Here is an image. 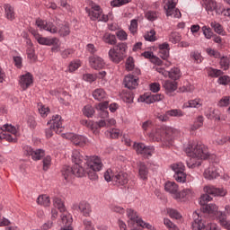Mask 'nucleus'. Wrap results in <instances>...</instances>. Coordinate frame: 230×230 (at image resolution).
<instances>
[{"label":"nucleus","instance_id":"41","mask_svg":"<svg viewBox=\"0 0 230 230\" xmlns=\"http://www.w3.org/2000/svg\"><path fill=\"white\" fill-rule=\"evenodd\" d=\"M204 125V116L199 115L194 120V123L190 126V132H195L199 130Z\"/></svg>","mask_w":230,"mask_h":230},{"label":"nucleus","instance_id":"22","mask_svg":"<svg viewBox=\"0 0 230 230\" xmlns=\"http://www.w3.org/2000/svg\"><path fill=\"white\" fill-rule=\"evenodd\" d=\"M204 192L213 197H226L227 191L224 189L215 188L213 185H207L203 189Z\"/></svg>","mask_w":230,"mask_h":230},{"label":"nucleus","instance_id":"43","mask_svg":"<svg viewBox=\"0 0 230 230\" xmlns=\"http://www.w3.org/2000/svg\"><path fill=\"white\" fill-rule=\"evenodd\" d=\"M103 42L106 44H110L111 46H114L116 42H118V40L116 39V35L106 32L102 37Z\"/></svg>","mask_w":230,"mask_h":230},{"label":"nucleus","instance_id":"10","mask_svg":"<svg viewBox=\"0 0 230 230\" xmlns=\"http://www.w3.org/2000/svg\"><path fill=\"white\" fill-rule=\"evenodd\" d=\"M171 168L175 172L173 177L177 182H186V173H184L186 166H184V164L179 162L172 164Z\"/></svg>","mask_w":230,"mask_h":230},{"label":"nucleus","instance_id":"28","mask_svg":"<svg viewBox=\"0 0 230 230\" xmlns=\"http://www.w3.org/2000/svg\"><path fill=\"white\" fill-rule=\"evenodd\" d=\"M26 150L28 155H31L33 161H40V158L46 155V153L42 149H33L28 146Z\"/></svg>","mask_w":230,"mask_h":230},{"label":"nucleus","instance_id":"46","mask_svg":"<svg viewBox=\"0 0 230 230\" xmlns=\"http://www.w3.org/2000/svg\"><path fill=\"white\" fill-rule=\"evenodd\" d=\"M122 100L126 103H132V102H134V93L132 91L128 90L124 92L122 94Z\"/></svg>","mask_w":230,"mask_h":230},{"label":"nucleus","instance_id":"55","mask_svg":"<svg viewBox=\"0 0 230 230\" xmlns=\"http://www.w3.org/2000/svg\"><path fill=\"white\" fill-rule=\"evenodd\" d=\"M211 200H213V198L211 196H209V194H203L201 195L200 199H199V204L200 206H202V208H204V206L208 205V202H211Z\"/></svg>","mask_w":230,"mask_h":230},{"label":"nucleus","instance_id":"61","mask_svg":"<svg viewBox=\"0 0 230 230\" xmlns=\"http://www.w3.org/2000/svg\"><path fill=\"white\" fill-rule=\"evenodd\" d=\"M167 213L171 218H175L176 220H179V218L181 217V214L179 211L173 208H168Z\"/></svg>","mask_w":230,"mask_h":230},{"label":"nucleus","instance_id":"12","mask_svg":"<svg viewBox=\"0 0 230 230\" xmlns=\"http://www.w3.org/2000/svg\"><path fill=\"white\" fill-rule=\"evenodd\" d=\"M177 4L175 3V0H167L165 2L164 10L166 12L167 17H174V19H181V13L179 9H176L175 6Z\"/></svg>","mask_w":230,"mask_h":230},{"label":"nucleus","instance_id":"11","mask_svg":"<svg viewBox=\"0 0 230 230\" xmlns=\"http://www.w3.org/2000/svg\"><path fill=\"white\" fill-rule=\"evenodd\" d=\"M31 33L33 35L37 42H39L41 46H58V38L42 37L35 30L31 31Z\"/></svg>","mask_w":230,"mask_h":230},{"label":"nucleus","instance_id":"49","mask_svg":"<svg viewBox=\"0 0 230 230\" xmlns=\"http://www.w3.org/2000/svg\"><path fill=\"white\" fill-rule=\"evenodd\" d=\"M145 17L146 19H147V21H151V22H154V21H157L159 17V13L155 11H147L145 13Z\"/></svg>","mask_w":230,"mask_h":230},{"label":"nucleus","instance_id":"40","mask_svg":"<svg viewBox=\"0 0 230 230\" xmlns=\"http://www.w3.org/2000/svg\"><path fill=\"white\" fill-rule=\"evenodd\" d=\"M61 222L63 226H72L73 224V217L67 210L61 212Z\"/></svg>","mask_w":230,"mask_h":230},{"label":"nucleus","instance_id":"24","mask_svg":"<svg viewBox=\"0 0 230 230\" xmlns=\"http://www.w3.org/2000/svg\"><path fill=\"white\" fill-rule=\"evenodd\" d=\"M89 64L93 69H103L105 67V61L103 58L98 56H91L89 58Z\"/></svg>","mask_w":230,"mask_h":230},{"label":"nucleus","instance_id":"3","mask_svg":"<svg viewBox=\"0 0 230 230\" xmlns=\"http://www.w3.org/2000/svg\"><path fill=\"white\" fill-rule=\"evenodd\" d=\"M164 190L167 193L177 200L178 202H186V200H190L192 199L194 193L191 189H183L182 190H179V185L174 181H167L164 185Z\"/></svg>","mask_w":230,"mask_h":230},{"label":"nucleus","instance_id":"5","mask_svg":"<svg viewBox=\"0 0 230 230\" xmlns=\"http://www.w3.org/2000/svg\"><path fill=\"white\" fill-rule=\"evenodd\" d=\"M204 213H208L210 217H216L220 226L225 229L230 230V221L227 220L226 212L218 211V207L215 204H207L201 208Z\"/></svg>","mask_w":230,"mask_h":230},{"label":"nucleus","instance_id":"9","mask_svg":"<svg viewBox=\"0 0 230 230\" xmlns=\"http://www.w3.org/2000/svg\"><path fill=\"white\" fill-rule=\"evenodd\" d=\"M85 12L88 13L91 21H102L103 22L109 21V16L103 14V10L96 3L90 2L88 7L85 8Z\"/></svg>","mask_w":230,"mask_h":230},{"label":"nucleus","instance_id":"8","mask_svg":"<svg viewBox=\"0 0 230 230\" xmlns=\"http://www.w3.org/2000/svg\"><path fill=\"white\" fill-rule=\"evenodd\" d=\"M19 136V129L13 125L5 124L0 129V141L16 143Z\"/></svg>","mask_w":230,"mask_h":230},{"label":"nucleus","instance_id":"44","mask_svg":"<svg viewBox=\"0 0 230 230\" xmlns=\"http://www.w3.org/2000/svg\"><path fill=\"white\" fill-rule=\"evenodd\" d=\"M112 49H115V51L119 52L120 55L127 57V50L128 49V46H127V43L119 42Z\"/></svg>","mask_w":230,"mask_h":230},{"label":"nucleus","instance_id":"25","mask_svg":"<svg viewBox=\"0 0 230 230\" xmlns=\"http://www.w3.org/2000/svg\"><path fill=\"white\" fill-rule=\"evenodd\" d=\"M33 84V75L31 74L27 73L25 75H21L20 77V86L22 91H26L28 87H30Z\"/></svg>","mask_w":230,"mask_h":230},{"label":"nucleus","instance_id":"20","mask_svg":"<svg viewBox=\"0 0 230 230\" xmlns=\"http://www.w3.org/2000/svg\"><path fill=\"white\" fill-rule=\"evenodd\" d=\"M170 116L172 118H182L184 116V112L181 110H170L165 112V114L158 115L157 119L159 121H168L170 119Z\"/></svg>","mask_w":230,"mask_h":230},{"label":"nucleus","instance_id":"35","mask_svg":"<svg viewBox=\"0 0 230 230\" xmlns=\"http://www.w3.org/2000/svg\"><path fill=\"white\" fill-rule=\"evenodd\" d=\"M208 119H215L216 121H220V111L214 108H208L205 113Z\"/></svg>","mask_w":230,"mask_h":230},{"label":"nucleus","instance_id":"48","mask_svg":"<svg viewBox=\"0 0 230 230\" xmlns=\"http://www.w3.org/2000/svg\"><path fill=\"white\" fill-rule=\"evenodd\" d=\"M53 202L55 208H58L60 213H64V211H66V206L64 205V201H62L60 198H54Z\"/></svg>","mask_w":230,"mask_h":230},{"label":"nucleus","instance_id":"50","mask_svg":"<svg viewBox=\"0 0 230 230\" xmlns=\"http://www.w3.org/2000/svg\"><path fill=\"white\" fill-rule=\"evenodd\" d=\"M210 26L213 28L216 33H218V35H224V27L220 23L217 22H211Z\"/></svg>","mask_w":230,"mask_h":230},{"label":"nucleus","instance_id":"63","mask_svg":"<svg viewBox=\"0 0 230 230\" xmlns=\"http://www.w3.org/2000/svg\"><path fill=\"white\" fill-rule=\"evenodd\" d=\"M164 226L167 227V229L169 230H178L179 228H177V226H175V224H173L170 219L168 218H164Z\"/></svg>","mask_w":230,"mask_h":230},{"label":"nucleus","instance_id":"7","mask_svg":"<svg viewBox=\"0 0 230 230\" xmlns=\"http://www.w3.org/2000/svg\"><path fill=\"white\" fill-rule=\"evenodd\" d=\"M127 215H128V218H129V220L128 221V224L129 226V227H132L131 230H141V227L146 229H154V226H152V225L146 223L145 221H142L141 218H139L137 217V213H136V211H134V209L132 208H128L127 210Z\"/></svg>","mask_w":230,"mask_h":230},{"label":"nucleus","instance_id":"45","mask_svg":"<svg viewBox=\"0 0 230 230\" xmlns=\"http://www.w3.org/2000/svg\"><path fill=\"white\" fill-rule=\"evenodd\" d=\"M38 204L40 206H44L45 208H48L51 204V200L49 199V197L48 195H41L37 199Z\"/></svg>","mask_w":230,"mask_h":230},{"label":"nucleus","instance_id":"1","mask_svg":"<svg viewBox=\"0 0 230 230\" xmlns=\"http://www.w3.org/2000/svg\"><path fill=\"white\" fill-rule=\"evenodd\" d=\"M185 153L188 157H190L187 160L188 168H197V166H200V159H208L209 157V151H208V147L204 144H189L185 148Z\"/></svg>","mask_w":230,"mask_h":230},{"label":"nucleus","instance_id":"59","mask_svg":"<svg viewBox=\"0 0 230 230\" xmlns=\"http://www.w3.org/2000/svg\"><path fill=\"white\" fill-rule=\"evenodd\" d=\"M169 40L172 44H177V42H181V34H179V32H172L169 36Z\"/></svg>","mask_w":230,"mask_h":230},{"label":"nucleus","instance_id":"18","mask_svg":"<svg viewBox=\"0 0 230 230\" xmlns=\"http://www.w3.org/2000/svg\"><path fill=\"white\" fill-rule=\"evenodd\" d=\"M78 169H75V165L73 167L65 165L62 170V177L65 179L66 182H69L73 177H84V175H78Z\"/></svg>","mask_w":230,"mask_h":230},{"label":"nucleus","instance_id":"2","mask_svg":"<svg viewBox=\"0 0 230 230\" xmlns=\"http://www.w3.org/2000/svg\"><path fill=\"white\" fill-rule=\"evenodd\" d=\"M147 136L152 141H156L157 143L162 141L164 146H170L172 141L181 136V132L173 128H160L152 129V132L147 133Z\"/></svg>","mask_w":230,"mask_h":230},{"label":"nucleus","instance_id":"51","mask_svg":"<svg viewBox=\"0 0 230 230\" xmlns=\"http://www.w3.org/2000/svg\"><path fill=\"white\" fill-rule=\"evenodd\" d=\"M145 40H147L149 42H155V40H157V36H155V30H151L150 31H147L145 35H144Z\"/></svg>","mask_w":230,"mask_h":230},{"label":"nucleus","instance_id":"13","mask_svg":"<svg viewBox=\"0 0 230 230\" xmlns=\"http://www.w3.org/2000/svg\"><path fill=\"white\" fill-rule=\"evenodd\" d=\"M81 125L90 128L93 134H98L100 132V128L107 127V120H100L99 122H94L90 119H83L81 120Z\"/></svg>","mask_w":230,"mask_h":230},{"label":"nucleus","instance_id":"33","mask_svg":"<svg viewBox=\"0 0 230 230\" xmlns=\"http://www.w3.org/2000/svg\"><path fill=\"white\" fill-rule=\"evenodd\" d=\"M164 89L165 90V93L168 94V96H172V93L177 91V82L170 80L164 81Z\"/></svg>","mask_w":230,"mask_h":230},{"label":"nucleus","instance_id":"23","mask_svg":"<svg viewBox=\"0 0 230 230\" xmlns=\"http://www.w3.org/2000/svg\"><path fill=\"white\" fill-rule=\"evenodd\" d=\"M137 75H128L124 78V85L129 90L136 89L139 85Z\"/></svg>","mask_w":230,"mask_h":230},{"label":"nucleus","instance_id":"34","mask_svg":"<svg viewBox=\"0 0 230 230\" xmlns=\"http://www.w3.org/2000/svg\"><path fill=\"white\" fill-rule=\"evenodd\" d=\"M148 167L145 163H140L138 165V177L142 181H148Z\"/></svg>","mask_w":230,"mask_h":230},{"label":"nucleus","instance_id":"21","mask_svg":"<svg viewBox=\"0 0 230 230\" xmlns=\"http://www.w3.org/2000/svg\"><path fill=\"white\" fill-rule=\"evenodd\" d=\"M204 7L206 12L208 13H213V12H216L220 15V12H222V9H220V4H217L216 0H203Z\"/></svg>","mask_w":230,"mask_h":230},{"label":"nucleus","instance_id":"52","mask_svg":"<svg viewBox=\"0 0 230 230\" xmlns=\"http://www.w3.org/2000/svg\"><path fill=\"white\" fill-rule=\"evenodd\" d=\"M94 108H93L91 105H86L83 109V113L84 116H86V118H93V116H94Z\"/></svg>","mask_w":230,"mask_h":230},{"label":"nucleus","instance_id":"32","mask_svg":"<svg viewBox=\"0 0 230 230\" xmlns=\"http://www.w3.org/2000/svg\"><path fill=\"white\" fill-rule=\"evenodd\" d=\"M194 221L192 222L193 230H202L204 229L206 224L202 221V217L199 215L198 212L193 213Z\"/></svg>","mask_w":230,"mask_h":230},{"label":"nucleus","instance_id":"37","mask_svg":"<svg viewBox=\"0 0 230 230\" xmlns=\"http://www.w3.org/2000/svg\"><path fill=\"white\" fill-rule=\"evenodd\" d=\"M96 109L97 111H101V118H109V111H107V109H109V102H100Z\"/></svg>","mask_w":230,"mask_h":230},{"label":"nucleus","instance_id":"30","mask_svg":"<svg viewBox=\"0 0 230 230\" xmlns=\"http://www.w3.org/2000/svg\"><path fill=\"white\" fill-rule=\"evenodd\" d=\"M109 58L114 64H119L125 60V56H122L119 52H117L115 49H111L108 52Z\"/></svg>","mask_w":230,"mask_h":230},{"label":"nucleus","instance_id":"26","mask_svg":"<svg viewBox=\"0 0 230 230\" xmlns=\"http://www.w3.org/2000/svg\"><path fill=\"white\" fill-rule=\"evenodd\" d=\"M218 175H220V172H218V168L213 164L209 165V167L207 168L204 172V177L208 181H213V179H217Z\"/></svg>","mask_w":230,"mask_h":230},{"label":"nucleus","instance_id":"6","mask_svg":"<svg viewBox=\"0 0 230 230\" xmlns=\"http://www.w3.org/2000/svg\"><path fill=\"white\" fill-rule=\"evenodd\" d=\"M104 179L107 182H115L118 186L128 184V174L123 171L118 172L116 168L108 169L104 172Z\"/></svg>","mask_w":230,"mask_h":230},{"label":"nucleus","instance_id":"17","mask_svg":"<svg viewBox=\"0 0 230 230\" xmlns=\"http://www.w3.org/2000/svg\"><path fill=\"white\" fill-rule=\"evenodd\" d=\"M155 70L157 71V73H160L161 75H163V76H169L171 78V80H179V78H181V69L177 68V67H173L171 69V71H166L164 70V68L161 67V66H156Z\"/></svg>","mask_w":230,"mask_h":230},{"label":"nucleus","instance_id":"31","mask_svg":"<svg viewBox=\"0 0 230 230\" xmlns=\"http://www.w3.org/2000/svg\"><path fill=\"white\" fill-rule=\"evenodd\" d=\"M69 137H71L72 143L75 145V146H85L86 143H89V139L84 136L69 135Z\"/></svg>","mask_w":230,"mask_h":230},{"label":"nucleus","instance_id":"29","mask_svg":"<svg viewBox=\"0 0 230 230\" xmlns=\"http://www.w3.org/2000/svg\"><path fill=\"white\" fill-rule=\"evenodd\" d=\"M158 55L163 60H168L170 57V44L167 42L160 44L158 47Z\"/></svg>","mask_w":230,"mask_h":230},{"label":"nucleus","instance_id":"27","mask_svg":"<svg viewBox=\"0 0 230 230\" xmlns=\"http://www.w3.org/2000/svg\"><path fill=\"white\" fill-rule=\"evenodd\" d=\"M73 209L79 210L84 217L91 215V205L85 201H82L79 205H74Z\"/></svg>","mask_w":230,"mask_h":230},{"label":"nucleus","instance_id":"53","mask_svg":"<svg viewBox=\"0 0 230 230\" xmlns=\"http://www.w3.org/2000/svg\"><path fill=\"white\" fill-rule=\"evenodd\" d=\"M138 102L147 103L148 105H150V103H154V97L148 93H146L144 95L139 96Z\"/></svg>","mask_w":230,"mask_h":230},{"label":"nucleus","instance_id":"62","mask_svg":"<svg viewBox=\"0 0 230 230\" xmlns=\"http://www.w3.org/2000/svg\"><path fill=\"white\" fill-rule=\"evenodd\" d=\"M217 83L220 85H228V84H230V76L229 75H221L217 79Z\"/></svg>","mask_w":230,"mask_h":230},{"label":"nucleus","instance_id":"64","mask_svg":"<svg viewBox=\"0 0 230 230\" xmlns=\"http://www.w3.org/2000/svg\"><path fill=\"white\" fill-rule=\"evenodd\" d=\"M202 31H203V34L204 36L207 38V39H211V37H213V31H211V28L208 27V26H203L202 27Z\"/></svg>","mask_w":230,"mask_h":230},{"label":"nucleus","instance_id":"15","mask_svg":"<svg viewBox=\"0 0 230 230\" xmlns=\"http://www.w3.org/2000/svg\"><path fill=\"white\" fill-rule=\"evenodd\" d=\"M86 168L93 170V172H102L103 170V163L102 158L98 156H86Z\"/></svg>","mask_w":230,"mask_h":230},{"label":"nucleus","instance_id":"60","mask_svg":"<svg viewBox=\"0 0 230 230\" xmlns=\"http://www.w3.org/2000/svg\"><path fill=\"white\" fill-rule=\"evenodd\" d=\"M154 124L152 123L151 120H146L142 123V129L144 131V134H146L148 136V130L153 128Z\"/></svg>","mask_w":230,"mask_h":230},{"label":"nucleus","instance_id":"4","mask_svg":"<svg viewBox=\"0 0 230 230\" xmlns=\"http://www.w3.org/2000/svg\"><path fill=\"white\" fill-rule=\"evenodd\" d=\"M36 26L42 31H49V33H57L60 35V37H67L69 33H71V29L69 28V23L61 24L59 26V30L57 29V26L53 24L51 22L44 21L42 19L36 20Z\"/></svg>","mask_w":230,"mask_h":230},{"label":"nucleus","instance_id":"47","mask_svg":"<svg viewBox=\"0 0 230 230\" xmlns=\"http://www.w3.org/2000/svg\"><path fill=\"white\" fill-rule=\"evenodd\" d=\"M208 76H212V78H218V76H222L224 72L222 70H218L213 67H209L207 69Z\"/></svg>","mask_w":230,"mask_h":230},{"label":"nucleus","instance_id":"57","mask_svg":"<svg viewBox=\"0 0 230 230\" xmlns=\"http://www.w3.org/2000/svg\"><path fill=\"white\" fill-rule=\"evenodd\" d=\"M84 172L87 173V175L91 181H97L98 173H96V172H100V171L91 170L90 168L86 167Z\"/></svg>","mask_w":230,"mask_h":230},{"label":"nucleus","instance_id":"19","mask_svg":"<svg viewBox=\"0 0 230 230\" xmlns=\"http://www.w3.org/2000/svg\"><path fill=\"white\" fill-rule=\"evenodd\" d=\"M48 125H50V128H53L56 134H62L64 130V127H62V117L60 115H54L48 122Z\"/></svg>","mask_w":230,"mask_h":230},{"label":"nucleus","instance_id":"56","mask_svg":"<svg viewBox=\"0 0 230 230\" xmlns=\"http://www.w3.org/2000/svg\"><path fill=\"white\" fill-rule=\"evenodd\" d=\"M190 58L196 62V64H201L202 60H204V58H202V55H200L199 52L193 51L190 53Z\"/></svg>","mask_w":230,"mask_h":230},{"label":"nucleus","instance_id":"38","mask_svg":"<svg viewBox=\"0 0 230 230\" xmlns=\"http://www.w3.org/2000/svg\"><path fill=\"white\" fill-rule=\"evenodd\" d=\"M199 107H202V101L200 99H194L185 102L182 109H199Z\"/></svg>","mask_w":230,"mask_h":230},{"label":"nucleus","instance_id":"39","mask_svg":"<svg viewBox=\"0 0 230 230\" xmlns=\"http://www.w3.org/2000/svg\"><path fill=\"white\" fill-rule=\"evenodd\" d=\"M4 8L5 17L8 19V21H13L15 19V10L13 9V6L9 4H5Z\"/></svg>","mask_w":230,"mask_h":230},{"label":"nucleus","instance_id":"16","mask_svg":"<svg viewBox=\"0 0 230 230\" xmlns=\"http://www.w3.org/2000/svg\"><path fill=\"white\" fill-rule=\"evenodd\" d=\"M134 150H136L137 154H140L144 155V157H152V154H154V146H146L144 143H134L133 145Z\"/></svg>","mask_w":230,"mask_h":230},{"label":"nucleus","instance_id":"58","mask_svg":"<svg viewBox=\"0 0 230 230\" xmlns=\"http://www.w3.org/2000/svg\"><path fill=\"white\" fill-rule=\"evenodd\" d=\"M220 66H221L222 69H224L225 71H227V69H229V66H230L229 58L222 57L220 59Z\"/></svg>","mask_w":230,"mask_h":230},{"label":"nucleus","instance_id":"42","mask_svg":"<svg viewBox=\"0 0 230 230\" xmlns=\"http://www.w3.org/2000/svg\"><path fill=\"white\" fill-rule=\"evenodd\" d=\"M93 96L94 100L102 102V100H105L107 98V93H105V90L97 88L93 92Z\"/></svg>","mask_w":230,"mask_h":230},{"label":"nucleus","instance_id":"14","mask_svg":"<svg viewBox=\"0 0 230 230\" xmlns=\"http://www.w3.org/2000/svg\"><path fill=\"white\" fill-rule=\"evenodd\" d=\"M72 161L75 163V170H77V175H84L85 169L81 165L84 161V156L80 154V151L74 150L72 153Z\"/></svg>","mask_w":230,"mask_h":230},{"label":"nucleus","instance_id":"36","mask_svg":"<svg viewBox=\"0 0 230 230\" xmlns=\"http://www.w3.org/2000/svg\"><path fill=\"white\" fill-rule=\"evenodd\" d=\"M126 70L134 71V75H141V70H139V68H136L134 58L132 57L128 58L126 60Z\"/></svg>","mask_w":230,"mask_h":230},{"label":"nucleus","instance_id":"54","mask_svg":"<svg viewBox=\"0 0 230 230\" xmlns=\"http://www.w3.org/2000/svg\"><path fill=\"white\" fill-rule=\"evenodd\" d=\"M106 136H110L111 139H118L119 136H121V130L118 128H113L106 132Z\"/></svg>","mask_w":230,"mask_h":230}]
</instances>
